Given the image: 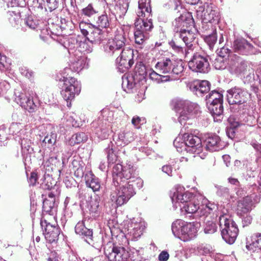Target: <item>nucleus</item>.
I'll return each instance as SVG.
<instances>
[{"label": "nucleus", "mask_w": 261, "mask_h": 261, "mask_svg": "<svg viewBox=\"0 0 261 261\" xmlns=\"http://www.w3.org/2000/svg\"><path fill=\"white\" fill-rule=\"evenodd\" d=\"M219 222L222 239L229 244H233L238 236L239 229L231 215L223 212L219 217Z\"/></svg>", "instance_id": "1"}, {"label": "nucleus", "mask_w": 261, "mask_h": 261, "mask_svg": "<svg viewBox=\"0 0 261 261\" xmlns=\"http://www.w3.org/2000/svg\"><path fill=\"white\" fill-rule=\"evenodd\" d=\"M110 198L118 206H121L136 194L134 184L127 182H118L117 186H112L111 187Z\"/></svg>", "instance_id": "2"}, {"label": "nucleus", "mask_w": 261, "mask_h": 261, "mask_svg": "<svg viewBox=\"0 0 261 261\" xmlns=\"http://www.w3.org/2000/svg\"><path fill=\"white\" fill-rule=\"evenodd\" d=\"M126 41V34L123 30H117L113 39L109 40L104 45L103 49L105 53L109 56H116L122 54V56L127 53L129 55L133 54L131 49H124L123 48Z\"/></svg>", "instance_id": "3"}, {"label": "nucleus", "mask_w": 261, "mask_h": 261, "mask_svg": "<svg viewBox=\"0 0 261 261\" xmlns=\"http://www.w3.org/2000/svg\"><path fill=\"white\" fill-rule=\"evenodd\" d=\"M106 236L102 237L104 254L109 261H127L129 252L123 246L117 245Z\"/></svg>", "instance_id": "4"}, {"label": "nucleus", "mask_w": 261, "mask_h": 261, "mask_svg": "<svg viewBox=\"0 0 261 261\" xmlns=\"http://www.w3.org/2000/svg\"><path fill=\"white\" fill-rule=\"evenodd\" d=\"M135 31H134L135 41L139 46V49L143 48L145 41L148 38V32L153 27L151 19L145 20L141 18H136L135 22Z\"/></svg>", "instance_id": "5"}, {"label": "nucleus", "mask_w": 261, "mask_h": 261, "mask_svg": "<svg viewBox=\"0 0 261 261\" xmlns=\"http://www.w3.org/2000/svg\"><path fill=\"white\" fill-rule=\"evenodd\" d=\"M58 80V79H57ZM58 80L63 82L61 94L63 98L68 101L73 99L75 95L79 94L81 90V85L75 78L72 77H58Z\"/></svg>", "instance_id": "6"}, {"label": "nucleus", "mask_w": 261, "mask_h": 261, "mask_svg": "<svg viewBox=\"0 0 261 261\" xmlns=\"http://www.w3.org/2000/svg\"><path fill=\"white\" fill-rule=\"evenodd\" d=\"M201 113V108L189 100H180V125H185L186 121L198 117Z\"/></svg>", "instance_id": "7"}, {"label": "nucleus", "mask_w": 261, "mask_h": 261, "mask_svg": "<svg viewBox=\"0 0 261 261\" xmlns=\"http://www.w3.org/2000/svg\"><path fill=\"white\" fill-rule=\"evenodd\" d=\"M251 94L246 89L235 86L227 91V100L229 105H242L251 98Z\"/></svg>", "instance_id": "8"}, {"label": "nucleus", "mask_w": 261, "mask_h": 261, "mask_svg": "<svg viewBox=\"0 0 261 261\" xmlns=\"http://www.w3.org/2000/svg\"><path fill=\"white\" fill-rule=\"evenodd\" d=\"M180 142V151H192L199 153L202 151V143L199 137L192 134L185 133Z\"/></svg>", "instance_id": "9"}, {"label": "nucleus", "mask_w": 261, "mask_h": 261, "mask_svg": "<svg viewBox=\"0 0 261 261\" xmlns=\"http://www.w3.org/2000/svg\"><path fill=\"white\" fill-rule=\"evenodd\" d=\"M14 100L22 108L30 113L35 111L37 105L33 98L28 97L25 91L21 88H17L14 91Z\"/></svg>", "instance_id": "10"}, {"label": "nucleus", "mask_w": 261, "mask_h": 261, "mask_svg": "<svg viewBox=\"0 0 261 261\" xmlns=\"http://www.w3.org/2000/svg\"><path fill=\"white\" fill-rule=\"evenodd\" d=\"M189 68L196 72L207 73L210 70V63L206 56L194 54L188 62Z\"/></svg>", "instance_id": "11"}, {"label": "nucleus", "mask_w": 261, "mask_h": 261, "mask_svg": "<svg viewBox=\"0 0 261 261\" xmlns=\"http://www.w3.org/2000/svg\"><path fill=\"white\" fill-rule=\"evenodd\" d=\"M256 198L257 197L255 194L247 196L237 202L236 213L238 216H243L249 214L255 207V204L257 202Z\"/></svg>", "instance_id": "12"}, {"label": "nucleus", "mask_w": 261, "mask_h": 261, "mask_svg": "<svg viewBox=\"0 0 261 261\" xmlns=\"http://www.w3.org/2000/svg\"><path fill=\"white\" fill-rule=\"evenodd\" d=\"M185 85L193 94L198 97H202L210 90V83L206 80H195L191 81H185Z\"/></svg>", "instance_id": "13"}, {"label": "nucleus", "mask_w": 261, "mask_h": 261, "mask_svg": "<svg viewBox=\"0 0 261 261\" xmlns=\"http://www.w3.org/2000/svg\"><path fill=\"white\" fill-rule=\"evenodd\" d=\"M232 48L235 53L242 55L256 54L259 51L244 38L235 39L232 44Z\"/></svg>", "instance_id": "14"}, {"label": "nucleus", "mask_w": 261, "mask_h": 261, "mask_svg": "<svg viewBox=\"0 0 261 261\" xmlns=\"http://www.w3.org/2000/svg\"><path fill=\"white\" fill-rule=\"evenodd\" d=\"M195 29H180V38L182 39L185 46L184 47L180 46V50L184 48L185 58H188V56H192L193 55V44L192 42L194 40L195 34L193 32Z\"/></svg>", "instance_id": "15"}, {"label": "nucleus", "mask_w": 261, "mask_h": 261, "mask_svg": "<svg viewBox=\"0 0 261 261\" xmlns=\"http://www.w3.org/2000/svg\"><path fill=\"white\" fill-rule=\"evenodd\" d=\"M42 228L44 227L43 234L46 240L49 243L56 242L60 234V228L55 223L51 224L46 220L40 221Z\"/></svg>", "instance_id": "16"}, {"label": "nucleus", "mask_w": 261, "mask_h": 261, "mask_svg": "<svg viewBox=\"0 0 261 261\" xmlns=\"http://www.w3.org/2000/svg\"><path fill=\"white\" fill-rule=\"evenodd\" d=\"M248 68L247 62L238 56L232 57L228 63V70L237 76L244 74Z\"/></svg>", "instance_id": "17"}, {"label": "nucleus", "mask_w": 261, "mask_h": 261, "mask_svg": "<svg viewBox=\"0 0 261 261\" xmlns=\"http://www.w3.org/2000/svg\"><path fill=\"white\" fill-rule=\"evenodd\" d=\"M199 226L200 224L197 222L182 223L180 228V240L186 242L194 238L197 235Z\"/></svg>", "instance_id": "18"}, {"label": "nucleus", "mask_w": 261, "mask_h": 261, "mask_svg": "<svg viewBox=\"0 0 261 261\" xmlns=\"http://www.w3.org/2000/svg\"><path fill=\"white\" fill-rule=\"evenodd\" d=\"M145 228L146 224L144 221L134 218L128 224V234L132 237V240H137L142 236Z\"/></svg>", "instance_id": "19"}, {"label": "nucleus", "mask_w": 261, "mask_h": 261, "mask_svg": "<svg viewBox=\"0 0 261 261\" xmlns=\"http://www.w3.org/2000/svg\"><path fill=\"white\" fill-rule=\"evenodd\" d=\"M74 58L71 61L70 69L75 72H79L88 65L87 58L79 51H75ZM69 70L65 68V71Z\"/></svg>", "instance_id": "20"}, {"label": "nucleus", "mask_w": 261, "mask_h": 261, "mask_svg": "<svg viewBox=\"0 0 261 261\" xmlns=\"http://www.w3.org/2000/svg\"><path fill=\"white\" fill-rule=\"evenodd\" d=\"M204 144L206 149L212 152L222 150L225 146L224 143L221 140L220 137L214 134L206 137Z\"/></svg>", "instance_id": "21"}, {"label": "nucleus", "mask_w": 261, "mask_h": 261, "mask_svg": "<svg viewBox=\"0 0 261 261\" xmlns=\"http://www.w3.org/2000/svg\"><path fill=\"white\" fill-rule=\"evenodd\" d=\"M207 108L213 117L214 121L221 122L223 117V101L209 103Z\"/></svg>", "instance_id": "22"}, {"label": "nucleus", "mask_w": 261, "mask_h": 261, "mask_svg": "<svg viewBox=\"0 0 261 261\" xmlns=\"http://www.w3.org/2000/svg\"><path fill=\"white\" fill-rule=\"evenodd\" d=\"M132 55H129L127 53H125L122 56L121 54L116 59V63L118 65V68L120 72H124L131 67L134 63L131 59Z\"/></svg>", "instance_id": "23"}, {"label": "nucleus", "mask_w": 261, "mask_h": 261, "mask_svg": "<svg viewBox=\"0 0 261 261\" xmlns=\"http://www.w3.org/2000/svg\"><path fill=\"white\" fill-rule=\"evenodd\" d=\"M92 125V127L96 128L95 134L98 138L100 139H105L108 137L109 128L106 120L105 123L103 121L101 122V120H100L93 121Z\"/></svg>", "instance_id": "24"}, {"label": "nucleus", "mask_w": 261, "mask_h": 261, "mask_svg": "<svg viewBox=\"0 0 261 261\" xmlns=\"http://www.w3.org/2000/svg\"><path fill=\"white\" fill-rule=\"evenodd\" d=\"M75 232L84 238L88 243L90 244L92 240L93 231L92 229L86 228L84 222H79L75 226Z\"/></svg>", "instance_id": "25"}, {"label": "nucleus", "mask_w": 261, "mask_h": 261, "mask_svg": "<svg viewBox=\"0 0 261 261\" xmlns=\"http://www.w3.org/2000/svg\"><path fill=\"white\" fill-rule=\"evenodd\" d=\"M104 32L100 28L95 27L88 36H86L87 40L92 44H99L105 39Z\"/></svg>", "instance_id": "26"}, {"label": "nucleus", "mask_w": 261, "mask_h": 261, "mask_svg": "<svg viewBox=\"0 0 261 261\" xmlns=\"http://www.w3.org/2000/svg\"><path fill=\"white\" fill-rule=\"evenodd\" d=\"M85 180L86 186L91 188L93 192H95L99 191L101 187L99 180L93 174L92 171H90L86 173Z\"/></svg>", "instance_id": "27"}, {"label": "nucleus", "mask_w": 261, "mask_h": 261, "mask_svg": "<svg viewBox=\"0 0 261 261\" xmlns=\"http://www.w3.org/2000/svg\"><path fill=\"white\" fill-rule=\"evenodd\" d=\"M103 203L100 197L96 195L91 200L89 204V211L94 217H98L101 213Z\"/></svg>", "instance_id": "28"}, {"label": "nucleus", "mask_w": 261, "mask_h": 261, "mask_svg": "<svg viewBox=\"0 0 261 261\" xmlns=\"http://www.w3.org/2000/svg\"><path fill=\"white\" fill-rule=\"evenodd\" d=\"M134 139V133L126 129L119 133L116 143L118 146H124L132 142Z\"/></svg>", "instance_id": "29"}, {"label": "nucleus", "mask_w": 261, "mask_h": 261, "mask_svg": "<svg viewBox=\"0 0 261 261\" xmlns=\"http://www.w3.org/2000/svg\"><path fill=\"white\" fill-rule=\"evenodd\" d=\"M219 19V13L217 9L208 7L204 11L203 21L205 22L212 23L217 21Z\"/></svg>", "instance_id": "30"}, {"label": "nucleus", "mask_w": 261, "mask_h": 261, "mask_svg": "<svg viewBox=\"0 0 261 261\" xmlns=\"http://www.w3.org/2000/svg\"><path fill=\"white\" fill-rule=\"evenodd\" d=\"M71 167L74 171V175L77 178L85 177V164L81 159L78 158L74 159L71 162Z\"/></svg>", "instance_id": "31"}, {"label": "nucleus", "mask_w": 261, "mask_h": 261, "mask_svg": "<svg viewBox=\"0 0 261 261\" xmlns=\"http://www.w3.org/2000/svg\"><path fill=\"white\" fill-rule=\"evenodd\" d=\"M150 1L151 0H139L138 10L137 12L138 17L136 18L145 16V13L149 14V15L150 14L151 12Z\"/></svg>", "instance_id": "32"}, {"label": "nucleus", "mask_w": 261, "mask_h": 261, "mask_svg": "<svg viewBox=\"0 0 261 261\" xmlns=\"http://www.w3.org/2000/svg\"><path fill=\"white\" fill-rule=\"evenodd\" d=\"M122 173V180H123L124 182L130 181L138 175L136 171V167L131 164H128L124 166Z\"/></svg>", "instance_id": "33"}, {"label": "nucleus", "mask_w": 261, "mask_h": 261, "mask_svg": "<svg viewBox=\"0 0 261 261\" xmlns=\"http://www.w3.org/2000/svg\"><path fill=\"white\" fill-rule=\"evenodd\" d=\"M171 66L178 68V65L172 63L169 59H166L161 62H158L155 65V68L163 73H169L171 71Z\"/></svg>", "instance_id": "34"}, {"label": "nucleus", "mask_w": 261, "mask_h": 261, "mask_svg": "<svg viewBox=\"0 0 261 261\" xmlns=\"http://www.w3.org/2000/svg\"><path fill=\"white\" fill-rule=\"evenodd\" d=\"M123 169L124 166L120 164H117L114 166L112 171V186H117L118 182L122 181Z\"/></svg>", "instance_id": "35"}, {"label": "nucleus", "mask_w": 261, "mask_h": 261, "mask_svg": "<svg viewBox=\"0 0 261 261\" xmlns=\"http://www.w3.org/2000/svg\"><path fill=\"white\" fill-rule=\"evenodd\" d=\"M128 8L127 0H117L115 6L116 15L120 18L124 16Z\"/></svg>", "instance_id": "36"}, {"label": "nucleus", "mask_w": 261, "mask_h": 261, "mask_svg": "<svg viewBox=\"0 0 261 261\" xmlns=\"http://www.w3.org/2000/svg\"><path fill=\"white\" fill-rule=\"evenodd\" d=\"M199 208V204L196 203L195 200L185 203L183 205H180V210L185 215L196 214Z\"/></svg>", "instance_id": "37"}, {"label": "nucleus", "mask_w": 261, "mask_h": 261, "mask_svg": "<svg viewBox=\"0 0 261 261\" xmlns=\"http://www.w3.org/2000/svg\"><path fill=\"white\" fill-rule=\"evenodd\" d=\"M42 211L44 214L54 215L57 211L55 201H53V199H44L43 201Z\"/></svg>", "instance_id": "38"}, {"label": "nucleus", "mask_w": 261, "mask_h": 261, "mask_svg": "<svg viewBox=\"0 0 261 261\" xmlns=\"http://www.w3.org/2000/svg\"><path fill=\"white\" fill-rule=\"evenodd\" d=\"M246 248L248 250L253 251H261V233H257L252 237V242L249 245H246Z\"/></svg>", "instance_id": "39"}, {"label": "nucleus", "mask_w": 261, "mask_h": 261, "mask_svg": "<svg viewBox=\"0 0 261 261\" xmlns=\"http://www.w3.org/2000/svg\"><path fill=\"white\" fill-rule=\"evenodd\" d=\"M186 27V29H195L194 20L192 15L189 13L180 15V27Z\"/></svg>", "instance_id": "40"}, {"label": "nucleus", "mask_w": 261, "mask_h": 261, "mask_svg": "<svg viewBox=\"0 0 261 261\" xmlns=\"http://www.w3.org/2000/svg\"><path fill=\"white\" fill-rule=\"evenodd\" d=\"M136 83L133 76H127L122 77V88L127 93L133 92Z\"/></svg>", "instance_id": "41"}, {"label": "nucleus", "mask_w": 261, "mask_h": 261, "mask_svg": "<svg viewBox=\"0 0 261 261\" xmlns=\"http://www.w3.org/2000/svg\"><path fill=\"white\" fill-rule=\"evenodd\" d=\"M94 24L96 28H100L102 30L109 28L110 21L108 15L105 14L98 16L96 19H94Z\"/></svg>", "instance_id": "42"}, {"label": "nucleus", "mask_w": 261, "mask_h": 261, "mask_svg": "<svg viewBox=\"0 0 261 261\" xmlns=\"http://www.w3.org/2000/svg\"><path fill=\"white\" fill-rule=\"evenodd\" d=\"M223 94L217 90L211 91L205 97L206 104L223 101Z\"/></svg>", "instance_id": "43"}, {"label": "nucleus", "mask_w": 261, "mask_h": 261, "mask_svg": "<svg viewBox=\"0 0 261 261\" xmlns=\"http://www.w3.org/2000/svg\"><path fill=\"white\" fill-rule=\"evenodd\" d=\"M114 144L112 142H110L108 146L105 150L107 154L108 163L109 165L114 164L116 162L117 159V156L115 152V151L114 150Z\"/></svg>", "instance_id": "44"}, {"label": "nucleus", "mask_w": 261, "mask_h": 261, "mask_svg": "<svg viewBox=\"0 0 261 261\" xmlns=\"http://www.w3.org/2000/svg\"><path fill=\"white\" fill-rule=\"evenodd\" d=\"M179 69L177 67H173L170 75H160L159 83L179 79Z\"/></svg>", "instance_id": "45"}, {"label": "nucleus", "mask_w": 261, "mask_h": 261, "mask_svg": "<svg viewBox=\"0 0 261 261\" xmlns=\"http://www.w3.org/2000/svg\"><path fill=\"white\" fill-rule=\"evenodd\" d=\"M179 185H175L170 192V197L171 199L173 208L174 210H176L178 206V197L179 195Z\"/></svg>", "instance_id": "46"}, {"label": "nucleus", "mask_w": 261, "mask_h": 261, "mask_svg": "<svg viewBox=\"0 0 261 261\" xmlns=\"http://www.w3.org/2000/svg\"><path fill=\"white\" fill-rule=\"evenodd\" d=\"M218 229V226L215 222L212 220L207 219L205 220L203 226V230L206 234H213L216 232Z\"/></svg>", "instance_id": "47"}, {"label": "nucleus", "mask_w": 261, "mask_h": 261, "mask_svg": "<svg viewBox=\"0 0 261 261\" xmlns=\"http://www.w3.org/2000/svg\"><path fill=\"white\" fill-rule=\"evenodd\" d=\"M87 138V135L84 133H79L72 135L69 140V142L71 145H74L75 144L86 141Z\"/></svg>", "instance_id": "48"}, {"label": "nucleus", "mask_w": 261, "mask_h": 261, "mask_svg": "<svg viewBox=\"0 0 261 261\" xmlns=\"http://www.w3.org/2000/svg\"><path fill=\"white\" fill-rule=\"evenodd\" d=\"M45 7L46 10L48 9L50 12L58 8L60 0H38Z\"/></svg>", "instance_id": "49"}, {"label": "nucleus", "mask_w": 261, "mask_h": 261, "mask_svg": "<svg viewBox=\"0 0 261 261\" xmlns=\"http://www.w3.org/2000/svg\"><path fill=\"white\" fill-rule=\"evenodd\" d=\"M94 27V24L85 21H81L79 24V28L81 30V33L85 37L88 36Z\"/></svg>", "instance_id": "50"}, {"label": "nucleus", "mask_w": 261, "mask_h": 261, "mask_svg": "<svg viewBox=\"0 0 261 261\" xmlns=\"http://www.w3.org/2000/svg\"><path fill=\"white\" fill-rule=\"evenodd\" d=\"M82 14L89 18L93 17L95 18V15H97L98 10L94 8L92 4H89L86 7L83 8L82 10Z\"/></svg>", "instance_id": "51"}, {"label": "nucleus", "mask_w": 261, "mask_h": 261, "mask_svg": "<svg viewBox=\"0 0 261 261\" xmlns=\"http://www.w3.org/2000/svg\"><path fill=\"white\" fill-rule=\"evenodd\" d=\"M57 134L51 132L49 134H47L42 141V143L47 147H50L55 145L56 142Z\"/></svg>", "instance_id": "52"}, {"label": "nucleus", "mask_w": 261, "mask_h": 261, "mask_svg": "<svg viewBox=\"0 0 261 261\" xmlns=\"http://www.w3.org/2000/svg\"><path fill=\"white\" fill-rule=\"evenodd\" d=\"M169 106L170 109L176 113L177 120L179 122V114L178 113L179 111V98L176 97L172 98L170 101Z\"/></svg>", "instance_id": "53"}, {"label": "nucleus", "mask_w": 261, "mask_h": 261, "mask_svg": "<svg viewBox=\"0 0 261 261\" xmlns=\"http://www.w3.org/2000/svg\"><path fill=\"white\" fill-rule=\"evenodd\" d=\"M180 205H183L185 203H189L195 200L197 197L196 194L187 191L180 195Z\"/></svg>", "instance_id": "54"}, {"label": "nucleus", "mask_w": 261, "mask_h": 261, "mask_svg": "<svg viewBox=\"0 0 261 261\" xmlns=\"http://www.w3.org/2000/svg\"><path fill=\"white\" fill-rule=\"evenodd\" d=\"M24 24L32 30H35L39 25V20L32 16H29L24 20Z\"/></svg>", "instance_id": "55"}, {"label": "nucleus", "mask_w": 261, "mask_h": 261, "mask_svg": "<svg viewBox=\"0 0 261 261\" xmlns=\"http://www.w3.org/2000/svg\"><path fill=\"white\" fill-rule=\"evenodd\" d=\"M204 41L208 45L209 48L212 50L213 49L214 45L217 40V36L216 32H213L212 34L206 36L204 38Z\"/></svg>", "instance_id": "56"}, {"label": "nucleus", "mask_w": 261, "mask_h": 261, "mask_svg": "<svg viewBox=\"0 0 261 261\" xmlns=\"http://www.w3.org/2000/svg\"><path fill=\"white\" fill-rule=\"evenodd\" d=\"M180 66L182 68V70L180 71V82H182L183 84L185 85V81H190L189 77L190 75V70L189 67L187 68V66L183 65V63L180 64Z\"/></svg>", "instance_id": "57"}, {"label": "nucleus", "mask_w": 261, "mask_h": 261, "mask_svg": "<svg viewBox=\"0 0 261 261\" xmlns=\"http://www.w3.org/2000/svg\"><path fill=\"white\" fill-rule=\"evenodd\" d=\"M9 59L4 55L0 54V71L3 72L5 70H9L10 68V62Z\"/></svg>", "instance_id": "58"}, {"label": "nucleus", "mask_w": 261, "mask_h": 261, "mask_svg": "<svg viewBox=\"0 0 261 261\" xmlns=\"http://www.w3.org/2000/svg\"><path fill=\"white\" fill-rule=\"evenodd\" d=\"M226 60L222 57H217L214 60L213 66L218 70L224 69L226 67Z\"/></svg>", "instance_id": "59"}, {"label": "nucleus", "mask_w": 261, "mask_h": 261, "mask_svg": "<svg viewBox=\"0 0 261 261\" xmlns=\"http://www.w3.org/2000/svg\"><path fill=\"white\" fill-rule=\"evenodd\" d=\"M79 41L76 37H70L68 41L67 44L65 46L68 49V52L70 54H71V51L79 46Z\"/></svg>", "instance_id": "60"}, {"label": "nucleus", "mask_w": 261, "mask_h": 261, "mask_svg": "<svg viewBox=\"0 0 261 261\" xmlns=\"http://www.w3.org/2000/svg\"><path fill=\"white\" fill-rule=\"evenodd\" d=\"M80 49L75 50V51H79L80 53L84 52L86 53H91L92 50V48L90 46L85 40L84 41H80L79 43Z\"/></svg>", "instance_id": "61"}, {"label": "nucleus", "mask_w": 261, "mask_h": 261, "mask_svg": "<svg viewBox=\"0 0 261 261\" xmlns=\"http://www.w3.org/2000/svg\"><path fill=\"white\" fill-rule=\"evenodd\" d=\"M21 146L22 150L25 152V151L29 153H31L33 151V149L32 147V142L30 140L23 139L21 140Z\"/></svg>", "instance_id": "62"}, {"label": "nucleus", "mask_w": 261, "mask_h": 261, "mask_svg": "<svg viewBox=\"0 0 261 261\" xmlns=\"http://www.w3.org/2000/svg\"><path fill=\"white\" fill-rule=\"evenodd\" d=\"M179 226V221L178 220H175L172 224V231L173 235L177 238H179V231L178 226Z\"/></svg>", "instance_id": "63"}, {"label": "nucleus", "mask_w": 261, "mask_h": 261, "mask_svg": "<svg viewBox=\"0 0 261 261\" xmlns=\"http://www.w3.org/2000/svg\"><path fill=\"white\" fill-rule=\"evenodd\" d=\"M19 71L22 75L28 79H30L33 76V72L27 67L19 68Z\"/></svg>", "instance_id": "64"}]
</instances>
